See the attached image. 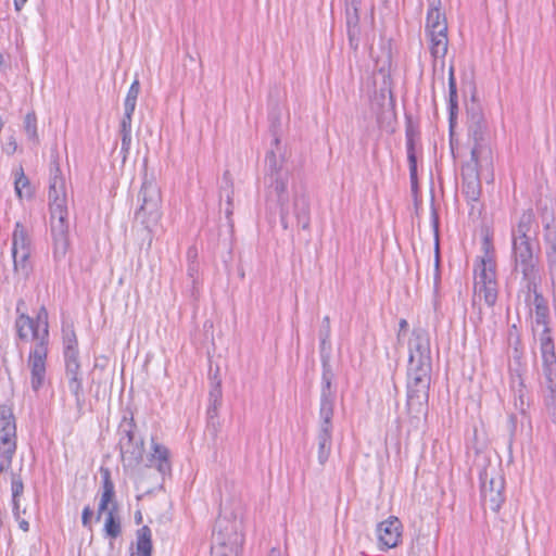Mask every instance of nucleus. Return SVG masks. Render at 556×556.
<instances>
[{
	"label": "nucleus",
	"mask_w": 556,
	"mask_h": 556,
	"mask_svg": "<svg viewBox=\"0 0 556 556\" xmlns=\"http://www.w3.org/2000/svg\"><path fill=\"white\" fill-rule=\"evenodd\" d=\"M50 218L53 237V257L63 260L70 247L67 208L65 205L64 180L61 176L56 146L51 149V178L49 184Z\"/></svg>",
	"instance_id": "obj_1"
},
{
	"label": "nucleus",
	"mask_w": 556,
	"mask_h": 556,
	"mask_svg": "<svg viewBox=\"0 0 556 556\" xmlns=\"http://www.w3.org/2000/svg\"><path fill=\"white\" fill-rule=\"evenodd\" d=\"M432 366L410 365L406 368V413L410 420H420L428 412Z\"/></svg>",
	"instance_id": "obj_2"
},
{
	"label": "nucleus",
	"mask_w": 556,
	"mask_h": 556,
	"mask_svg": "<svg viewBox=\"0 0 556 556\" xmlns=\"http://www.w3.org/2000/svg\"><path fill=\"white\" fill-rule=\"evenodd\" d=\"M267 167V177L269 179L268 192H267V204L270 207L271 204H276L280 207V223L283 229L289 228L288 219V201L289 194L287 191L289 182V170L285 168V160L278 157L271 150L267 152L265 159Z\"/></svg>",
	"instance_id": "obj_3"
},
{
	"label": "nucleus",
	"mask_w": 556,
	"mask_h": 556,
	"mask_svg": "<svg viewBox=\"0 0 556 556\" xmlns=\"http://www.w3.org/2000/svg\"><path fill=\"white\" fill-rule=\"evenodd\" d=\"M148 159L143 161V179L138 193L139 207L135 212V218L143 227L151 231L161 219V189L157 186L153 175H148Z\"/></svg>",
	"instance_id": "obj_4"
},
{
	"label": "nucleus",
	"mask_w": 556,
	"mask_h": 556,
	"mask_svg": "<svg viewBox=\"0 0 556 556\" xmlns=\"http://www.w3.org/2000/svg\"><path fill=\"white\" fill-rule=\"evenodd\" d=\"M540 245L538 241H511L514 271L521 274L526 289L540 283Z\"/></svg>",
	"instance_id": "obj_5"
},
{
	"label": "nucleus",
	"mask_w": 556,
	"mask_h": 556,
	"mask_svg": "<svg viewBox=\"0 0 556 556\" xmlns=\"http://www.w3.org/2000/svg\"><path fill=\"white\" fill-rule=\"evenodd\" d=\"M336 392L329 388V376L325 375L324 386L320 389V427L317 435L318 441V462L326 464L330 456L332 445V417Z\"/></svg>",
	"instance_id": "obj_6"
},
{
	"label": "nucleus",
	"mask_w": 556,
	"mask_h": 556,
	"mask_svg": "<svg viewBox=\"0 0 556 556\" xmlns=\"http://www.w3.org/2000/svg\"><path fill=\"white\" fill-rule=\"evenodd\" d=\"M40 326H42V336L39 342H35L28 356V366L30 368V384L35 392H38L43 386L46 379V363L48 356L49 344V323L48 311L41 306L34 318Z\"/></svg>",
	"instance_id": "obj_7"
},
{
	"label": "nucleus",
	"mask_w": 556,
	"mask_h": 556,
	"mask_svg": "<svg viewBox=\"0 0 556 556\" xmlns=\"http://www.w3.org/2000/svg\"><path fill=\"white\" fill-rule=\"evenodd\" d=\"M440 7L441 0L430 3L425 25L430 54L434 60L444 59L448 49L447 21Z\"/></svg>",
	"instance_id": "obj_8"
},
{
	"label": "nucleus",
	"mask_w": 556,
	"mask_h": 556,
	"mask_svg": "<svg viewBox=\"0 0 556 556\" xmlns=\"http://www.w3.org/2000/svg\"><path fill=\"white\" fill-rule=\"evenodd\" d=\"M136 429L132 412H125L117 429L118 446L122 460L130 467L139 465L144 454L143 439L136 434Z\"/></svg>",
	"instance_id": "obj_9"
},
{
	"label": "nucleus",
	"mask_w": 556,
	"mask_h": 556,
	"mask_svg": "<svg viewBox=\"0 0 556 556\" xmlns=\"http://www.w3.org/2000/svg\"><path fill=\"white\" fill-rule=\"evenodd\" d=\"M243 544L237 520L218 518L212 535V556H238Z\"/></svg>",
	"instance_id": "obj_10"
},
{
	"label": "nucleus",
	"mask_w": 556,
	"mask_h": 556,
	"mask_svg": "<svg viewBox=\"0 0 556 556\" xmlns=\"http://www.w3.org/2000/svg\"><path fill=\"white\" fill-rule=\"evenodd\" d=\"M17 448L16 420L12 407L0 405V473H7L12 467Z\"/></svg>",
	"instance_id": "obj_11"
},
{
	"label": "nucleus",
	"mask_w": 556,
	"mask_h": 556,
	"mask_svg": "<svg viewBox=\"0 0 556 556\" xmlns=\"http://www.w3.org/2000/svg\"><path fill=\"white\" fill-rule=\"evenodd\" d=\"M479 478L483 508L497 513L505 502V479L501 467L486 466Z\"/></svg>",
	"instance_id": "obj_12"
},
{
	"label": "nucleus",
	"mask_w": 556,
	"mask_h": 556,
	"mask_svg": "<svg viewBox=\"0 0 556 556\" xmlns=\"http://www.w3.org/2000/svg\"><path fill=\"white\" fill-rule=\"evenodd\" d=\"M467 115L468 137L472 141L471 154L484 161H489L492 150L485 117L483 113L475 106L467 110Z\"/></svg>",
	"instance_id": "obj_13"
},
{
	"label": "nucleus",
	"mask_w": 556,
	"mask_h": 556,
	"mask_svg": "<svg viewBox=\"0 0 556 556\" xmlns=\"http://www.w3.org/2000/svg\"><path fill=\"white\" fill-rule=\"evenodd\" d=\"M410 365L432 366L430 336L424 327H415L408 340V362Z\"/></svg>",
	"instance_id": "obj_14"
},
{
	"label": "nucleus",
	"mask_w": 556,
	"mask_h": 556,
	"mask_svg": "<svg viewBox=\"0 0 556 556\" xmlns=\"http://www.w3.org/2000/svg\"><path fill=\"white\" fill-rule=\"evenodd\" d=\"M540 349L543 363V375L546 379L547 388L553 392L556 388V354L549 328L543 329L541 333Z\"/></svg>",
	"instance_id": "obj_15"
},
{
	"label": "nucleus",
	"mask_w": 556,
	"mask_h": 556,
	"mask_svg": "<svg viewBox=\"0 0 556 556\" xmlns=\"http://www.w3.org/2000/svg\"><path fill=\"white\" fill-rule=\"evenodd\" d=\"M64 361L65 375L68 380V389L75 397L77 412L79 415H81L85 406V397L78 354L64 355Z\"/></svg>",
	"instance_id": "obj_16"
},
{
	"label": "nucleus",
	"mask_w": 556,
	"mask_h": 556,
	"mask_svg": "<svg viewBox=\"0 0 556 556\" xmlns=\"http://www.w3.org/2000/svg\"><path fill=\"white\" fill-rule=\"evenodd\" d=\"M482 250L484 252L481 256L478 269H476L475 285L493 283L496 281V264L494 258V248L489 237H484L482 241Z\"/></svg>",
	"instance_id": "obj_17"
},
{
	"label": "nucleus",
	"mask_w": 556,
	"mask_h": 556,
	"mask_svg": "<svg viewBox=\"0 0 556 556\" xmlns=\"http://www.w3.org/2000/svg\"><path fill=\"white\" fill-rule=\"evenodd\" d=\"M378 541L381 549L397 546L402 536V523L396 517H389L377 527Z\"/></svg>",
	"instance_id": "obj_18"
},
{
	"label": "nucleus",
	"mask_w": 556,
	"mask_h": 556,
	"mask_svg": "<svg viewBox=\"0 0 556 556\" xmlns=\"http://www.w3.org/2000/svg\"><path fill=\"white\" fill-rule=\"evenodd\" d=\"M348 38L350 47L356 51L359 46V0H344Z\"/></svg>",
	"instance_id": "obj_19"
},
{
	"label": "nucleus",
	"mask_w": 556,
	"mask_h": 556,
	"mask_svg": "<svg viewBox=\"0 0 556 556\" xmlns=\"http://www.w3.org/2000/svg\"><path fill=\"white\" fill-rule=\"evenodd\" d=\"M330 318L329 316H325L323 319L321 327L319 329V340H320V358L323 366V375H321V386H324L325 375L329 376V388H332V381L334 378V374L331 369L330 361H329V350H330Z\"/></svg>",
	"instance_id": "obj_20"
},
{
	"label": "nucleus",
	"mask_w": 556,
	"mask_h": 556,
	"mask_svg": "<svg viewBox=\"0 0 556 556\" xmlns=\"http://www.w3.org/2000/svg\"><path fill=\"white\" fill-rule=\"evenodd\" d=\"M100 473L102 478V492L96 518L98 521L101 519L102 514L109 510L110 507H113L114 504L118 505L115 496V486L111 478L110 469L101 467Z\"/></svg>",
	"instance_id": "obj_21"
},
{
	"label": "nucleus",
	"mask_w": 556,
	"mask_h": 556,
	"mask_svg": "<svg viewBox=\"0 0 556 556\" xmlns=\"http://www.w3.org/2000/svg\"><path fill=\"white\" fill-rule=\"evenodd\" d=\"M535 216L531 208L525 211L515 228L511 229V241H538L536 229H533Z\"/></svg>",
	"instance_id": "obj_22"
},
{
	"label": "nucleus",
	"mask_w": 556,
	"mask_h": 556,
	"mask_svg": "<svg viewBox=\"0 0 556 556\" xmlns=\"http://www.w3.org/2000/svg\"><path fill=\"white\" fill-rule=\"evenodd\" d=\"M293 214L298 226L303 230H309L311 225V204L306 194L300 193L294 195Z\"/></svg>",
	"instance_id": "obj_23"
},
{
	"label": "nucleus",
	"mask_w": 556,
	"mask_h": 556,
	"mask_svg": "<svg viewBox=\"0 0 556 556\" xmlns=\"http://www.w3.org/2000/svg\"><path fill=\"white\" fill-rule=\"evenodd\" d=\"M493 164L492 154L489 161H484L479 156H473L470 153V160L462 167L463 180H480V173L483 168L490 169Z\"/></svg>",
	"instance_id": "obj_24"
},
{
	"label": "nucleus",
	"mask_w": 556,
	"mask_h": 556,
	"mask_svg": "<svg viewBox=\"0 0 556 556\" xmlns=\"http://www.w3.org/2000/svg\"><path fill=\"white\" fill-rule=\"evenodd\" d=\"M528 293H533V306L535 313V323L542 325L544 329L549 328V307L547 300L541 292L538 291V286L534 289H526Z\"/></svg>",
	"instance_id": "obj_25"
},
{
	"label": "nucleus",
	"mask_w": 556,
	"mask_h": 556,
	"mask_svg": "<svg viewBox=\"0 0 556 556\" xmlns=\"http://www.w3.org/2000/svg\"><path fill=\"white\" fill-rule=\"evenodd\" d=\"M458 113V97H457V85L454 75V67L451 66L448 71V122L450 130L453 132V128L456 125V118Z\"/></svg>",
	"instance_id": "obj_26"
},
{
	"label": "nucleus",
	"mask_w": 556,
	"mask_h": 556,
	"mask_svg": "<svg viewBox=\"0 0 556 556\" xmlns=\"http://www.w3.org/2000/svg\"><path fill=\"white\" fill-rule=\"evenodd\" d=\"M105 513V521L103 531L105 536L115 540L122 534V520L119 516L118 505H113Z\"/></svg>",
	"instance_id": "obj_27"
},
{
	"label": "nucleus",
	"mask_w": 556,
	"mask_h": 556,
	"mask_svg": "<svg viewBox=\"0 0 556 556\" xmlns=\"http://www.w3.org/2000/svg\"><path fill=\"white\" fill-rule=\"evenodd\" d=\"M150 467H156L162 476L170 472L169 451L161 444L153 445V453L151 454Z\"/></svg>",
	"instance_id": "obj_28"
},
{
	"label": "nucleus",
	"mask_w": 556,
	"mask_h": 556,
	"mask_svg": "<svg viewBox=\"0 0 556 556\" xmlns=\"http://www.w3.org/2000/svg\"><path fill=\"white\" fill-rule=\"evenodd\" d=\"M223 184L224 185L220 187L219 197H220V200H223L225 198V202H226L225 208H224L225 216L228 220V224L230 226H232L231 216L233 213V203H232L233 182L230 177V173L228 170H226L223 175Z\"/></svg>",
	"instance_id": "obj_29"
},
{
	"label": "nucleus",
	"mask_w": 556,
	"mask_h": 556,
	"mask_svg": "<svg viewBox=\"0 0 556 556\" xmlns=\"http://www.w3.org/2000/svg\"><path fill=\"white\" fill-rule=\"evenodd\" d=\"M33 251V242L26 227L17 222L12 233V252Z\"/></svg>",
	"instance_id": "obj_30"
},
{
	"label": "nucleus",
	"mask_w": 556,
	"mask_h": 556,
	"mask_svg": "<svg viewBox=\"0 0 556 556\" xmlns=\"http://www.w3.org/2000/svg\"><path fill=\"white\" fill-rule=\"evenodd\" d=\"M31 251H16L12 252L14 273L23 279H27L33 271V264L30 262Z\"/></svg>",
	"instance_id": "obj_31"
},
{
	"label": "nucleus",
	"mask_w": 556,
	"mask_h": 556,
	"mask_svg": "<svg viewBox=\"0 0 556 556\" xmlns=\"http://www.w3.org/2000/svg\"><path fill=\"white\" fill-rule=\"evenodd\" d=\"M152 532L148 526L136 531V556H152Z\"/></svg>",
	"instance_id": "obj_32"
},
{
	"label": "nucleus",
	"mask_w": 556,
	"mask_h": 556,
	"mask_svg": "<svg viewBox=\"0 0 556 556\" xmlns=\"http://www.w3.org/2000/svg\"><path fill=\"white\" fill-rule=\"evenodd\" d=\"M544 240L547 244L546 256L551 273L556 275V228L546 224L544 227Z\"/></svg>",
	"instance_id": "obj_33"
},
{
	"label": "nucleus",
	"mask_w": 556,
	"mask_h": 556,
	"mask_svg": "<svg viewBox=\"0 0 556 556\" xmlns=\"http://www.w3.org/2000/svg\"><path fill=\"white\" fill-rule=\"evenodd\" d=\"M405 136L407 157L416 156V142L419 139V129L408 116H406Z\"/></svg>",
	"instance_id": "obj_34"
},
{
	"label": "nucleus",
	"mask_w": 556,
	"mask_h": 556,
	"mask_svg": "<svg viewBox=\"0 0 556 556\" xmlns=\"http://www.w3.org/2000/svg\"><path fill=\"white\" fill-rule=\"evenodd\" d=\"M475 291L480 296H483V300L488 306H493L497 300V282L493 283H481L475 285Z\"/></svg>",
	"instance_id": "obj_35"
},
{
	"label": "nucleus",
	"mask_w": 556,
	"mask_h": 556,
	"mask_svg": "<svg viewBox=\"0 0 556 556\" xmlns=\"http://www.w3.org/2000/svg\"><path fill=\"white\" fill-rule=\"evenodd\" d=\"M64 355L79 354L78 340L73 326L63 328Z\"/></svg>",
	"instance_id": "obj_36"
},
{
	"label": "nucleus",
	"mask_w": 556,
	"mask_h": 556,
	"mask_svg": "<svg viewBox=\"0 0 556 556\" xmlns=\"http://www.w3.org/2000/svg\"><path fill=\"white\" fill-rule=\"evenodd\" d=\"M31 324V317L26 313H20L15 320L16 334L20 340L28 341V329L27 326Z\"/></svg>",
	"instance_id": "obj_37"
},
{
	"label": "nucleus",
	"mask_w": 556,
	"mask_h": 556,
	"mask_svg": "<svg viewBox=\"0 0 556 556\" xmlns=\"http://www.w3.org/2000/svg\"><path fill=\"white\" fill-rule=\"evenodd\" d=\"M118 132L122 140L121 154L123 155V162H125L131 146V126L119 125Z\"/></svg>",
	"instance_id": "obj_38"
},
{
	"label": "nucleus",
	"mask_w": 556,
	"mask_h": 556,
	"mask_svg": "<svg viewBox=\"0 0 556 556\" xmlns=\"http://www.w3.org/2000/svg\"><path fill=\"white\" fill-rule=\"evenodd\" d=\"M463 191L468 200L477 201L481 194V181L463 180Z\"/></svg>",
	"instance_id": "obj_39"
},
{
	"label": "nucleus",
	"mask_w": 556,
	"mask_h": 556,
	"mask_svg": "<svg viewBox=\"0 0 556 556\" xmlns=\"http://www.w3.org/2000/svg\"><path fill=\"white\" fill-rule=\"evenodd\" d=\"M11 490H12V500L14 504V510L18 509L17 498L24 492V484L22 478L18 473L11 472Z\"/></svg>",
	"instance_id": "obj_40"
},
{
	"label": "nucleus",
	"mask_w": 556,
	"mask_h": 556,
	"mask_svg": "<svg viewBox=\"0 0 556 556\" xmlns=\"http://www.w3.org/2000/svg\"><path fill=\"white\" fill-rule=\"evenodd\" d=\"M140 92V83L138 79H135L130 85L128 92L125 98L124 109H136L137 99Z\"/></svg>",
	"instance_id": "obj_41"
},
{
	"label": "nucleus",
	"mask_w": 556,
	"mask_h": 556,
	"mask_svg": "<svg viewBox=\"0 0 556 556\" xmlns=\"http://www.w3.org/2000/svg\"><path fill=\"white\" fill-rule=\"evenodd\" d=\"M197 257V250L191 248L188 251V258H189V265H188V276L191 278L192 281V295L195 296V282H197V276H198V264L195 262Z\"/></svg>",
	"instance_id": "obj_42"
},
{
	"label": "nucleus",
	"mask_w": 556,
	"mask_h": 556,
	"mask_svg": "<svg viewBox=\"0 0 556 556\" xmlns=\"http://www.w3.org/2000/svg\"><path fill=\"white\" fill-rule=\"evenodd\" d=\"M24 128L29 139L37 141V117L35 112H29L24 118Z\"/></svg>",
	"instance_id": "obj_43"
},
{
	"label": "nucleus",
	"mask_w": 556,
	"mask_h": 556,
	"mask_svg": "<svg viewBox=\"0 0 556 556\" xmlns=\"http://www.w3.org/2000/svg\"><path fill=\"white\" fill-rule=\"evenodd\" d=\"M432 227L434 230V264H441L440 239H439V216L437 211L432 210Z\"/></svg>",
	"instance_id": "obj_44"
},
{
	"label": "nucleus",
	"mask_w": 556,
	"mask_h": 556,
	"mask_svg": "<svg viewBox=\"0 0 556 556\" xmlns=\"http://www.w3.org/2000/svg\"><path fill=\"white\" fill-rule=\"evenodd\" d=\"M222 381L217 379V375L212 378V389L208 394L210 403L222 404Z\"/></svg>",
	"instance_id": "obj_45"
},
{
	"label": "nucleus",
	"mask_w": 556,
	"mask_h": 556,
	"mask_svg": "<svg viewBox=\"0 0 556 556\" xmlns=\"http://www.w3.org/2000/svg\"><path fill=\"white\" fill-rule=\"evenodd\" d=\"M14 187L18 198L23 197L24 189L29 188V179L25 176L23 167H20L18 172H16Z\"/></svg>",
	"instance_id": "obj_46"
},
{
	"label": "nucleus",
	"mask_w": 556,
	"mask_h": 556,
	"mask_svg": "<svg viewBox=\"0 0 556 556\" xmlns=\"http://www.w3.org/2000/svg\"><path fill=\"white\" fill-rule=\"evenodd\" d=\"M408 166H409V178L413 192H416L418 189V179H417V156L407 157Z\"/></svg>",
	"instance_id": "obj_47"
},
{
	"label": "nucleus",
	"mask_w": 556,
	"mask_h": 556,
	"mask_svg": "<svg viewBox=\"0 0 556 556\" xmlns=\"http://www.w3.org/2000/svg\"><path fill=\"white\" fill-rule=\"evenodd\" d=\"M28 332H31L33 339L35 342L40 341V337L42 336V330L40 331V325L31 317V324L27 326Z\"/></svg>",
	"instance_id": "obj_48"
},
{
	"label": "nucleus",
	"mask_w": 556,
	"mask_h": 556,
	"mask_svg": "<svg viewBox=\"0 0 556 556\" xmlns=\"http://www.w3.org/2000/svg\"><path fill=\"white\" fill-rule=\"evenodd\" d=\"M92 515H93V511L90 508V506H86L83 509L81 523H83L84 527L88 528L89 530H91V517H92Z\"/></svg>",
	"instance_id": "obj_49"
},
{
	"label": "nucleus",
	"mask_w": 556,
	"mask_h": 556,
	"mask_svg": "<svg viewBox=\"0 0 556 556\" xmlns=\"http://www.w3.org/2000/svg\"><path fill=\"white\" fill-rule=\"evenodd\" d=\"M219 406H220V404H214V403L208 404V407L206 410L207 420L218 419Z\"/></svg>",
	"instance_id": "obj_50"
},
{
	"label": "nucleus",
	"mask_w": 556,
	"mask_h": 556,
	"mask_svg": "<svg viewBox=\"0 0 556 556\" xmlns=\"http://www.w3.org/2000/svg\"><path fill=\"white\" fill-rule=\"evenodd\" d=\"M441 282V268L440 265L434 264V270H433V290L434 293H438L439 287Z\"/></svg>",
	"instance_id": "obj_51"
},
{
	"label": "nucleus",
	"mask_w": 556,
	"mask_h": 556,
	"mask_svg": "<svg viewBox=\"0 0 556 556\" xmlns=\"http://www.w3.org/2000/svg\"><path fill=\"white\" fill-rule=\"evenodd\" d=\"M219 420L218 419H214V420H207V430L208 432L214 437L216 438L217 434H218V431H219Z\"/></svg>",
	"instance_id": "obj_52"
},
{
	"label": "nucleus",
	"mask_w": 556,
	"mask_h": 556,
	"mask_svg": "<svg viewBox=\"0 0 556 556\" xmlns=\"http://www.w3.org/2000/svg\"><path fill=\"white\" fill-rule=\"evenodd\" d=\"M134 112H135V110H132V109H129V110L124 109V115L122 117L119 125L131 126V119H132Z\"/></svg>",
	"instance_id": "obj_53"
},
{
	"label": "nucleus",
	"mask_w": 556,
	"mask_h": 556,
	"mask_svg": "<svg viewBox=\"0 0 556 556\" xmlns=\"http://www.w3.org/2000/svg\"><path fill=\"white\" fill-rule=\"evenodd\" d=\"M16 149H17V142H16L15 138L10 137L7 142V146L4 148L5 152L8 154H13V153H15Z\"/></svg>",
	"instance_id": "obj_54"
},
{
	"label": "nucleus",
	"mask_w": 556,
	"mask_h": 556,
	"mask_svg": "<svg viewBox=\"0 0 556 556\" xmlns=\"http://www.w3.org/2000/svg\"><path fill=\"white\" fill-rule=\"evenodd\" d=\"M25 306H26V303L23 299L17 300V303H16L17 316L20 315V313H24L23 309L25 308Z\"/></svg>",
	"instance_id": "obj_55"
},
{
	"label": "nucleus",
	"mask_w": 556,
	"mask_h": 556,
	"mask_svg": "<svg viewBox=\"0 0 556 556\" xmlns=\"http://www.w3.org/2000/svg\"><path fill=\"white\" fill-rule=\"evenodd\" d=\"M399 327H400V330H399V336H400L402 331L407 329V327H408L407 320L406 319H401L400 323H399Z\"/></svg>",
	"instance_id": "obj_56"
},
{
	"label": "nucleus",
	"mask_w": 556,
	"mask_h": 556,
	"mask_svg": "<svg viewBox=\"0 0 556 556\" xmlns=\"http://www.w3.org/2000/svg\"><path fill=\"white\" fill-rule=\"evenodd\" d=\"M27 0H14V7L16 11H21L22 7Z\"/></svg>",
	"instance_id": "obj_57"
},
{
	"label": "nucleus",
	"mask_w": 556,
	"mask_h": 556,
	"mask_svg": "<svg viewBox=\"0 0 556 556\" xmlns=\"http://www.w3.org/2000/svg\"><path fill=\"white\" fill-rule=\"evenodd\" d=\"M18 526L25 532H27L29 530V523L26 520H21L18 522Z\"/></svg>",
	"instance_id": "obj_58"
},
{
	"label": "nucleus",
	"mask_w": 556,
	"mask_h": 556,
	"mask_svg": "<svg viewBox=\"0 0 556 556\" xmlns=\"http://www.w3.org/2000/svg\"><path fill=\"white\" fill-rule=\"evenodd\" d=\"M268 556H283V554L280 549L271 548Z\"/></svg>",
	"instance_id": "obj_59"
},
{
	"label": "nucleus",
	"mask_w": 556,
	"mask_h": 556,
	"mask_svg": "<svg viewBox=\"0 0 556 556\" xmlns=\"http://www.w3.org/2000/svg\"><path fill=\"white\" fill-rule=\"evenodd\" d=\"M135 518H136V522H137V523H140V522H141V520H142L141 513H140V511H138V513L136 514Z\"/></svg>",
	"instance_id": "obj_60"
},
{
	"label": "nucleus",
	"mask_w": 556,
	"mask_h": 556,
	"mask_svg": "<svg viewBox=\"0 0 556 556\" xmlns=\"http://www.w3.org/2000/svg\"><path fill=\"white\" fill-rule=\"evenodd\" d=\"M3 63H4V59H3L2 53H0V67L3 65Z\"/></svg>",
	"instance_id": "obj_61"
},
{
	"label": "nucleus",
	"mask_w": 556,
	"mask_h": 556,
	"mask_svg": "<svg viewBox=\"0 0 556 556\" xmlns=\"http://www.w3.org/2000/svg\"><path fill=\"white\" fill-rule=\"evenodd\" d=\"M3 125H4V124H3V121H2V118L0 117V130L2 129Z\"/></svg>",
	"instance_id": "obj_62"
},
{
	"label": "nucleus",
	"mask_w": 556,
	"mask_h": 556,
	"mask_svg": "<svg viewBox=\"0 0 556 556\" xmlns=\"http://www.w3.org/2000/svg\"><path fill=\"white\" fill-rule=\"evenodd\" d=\"M274 142H275V144H276V146H278V144H279V139H278V138H275V139H274Z\"/></svg>",
	"instance_id": "obj_63"
}]
</instances>
